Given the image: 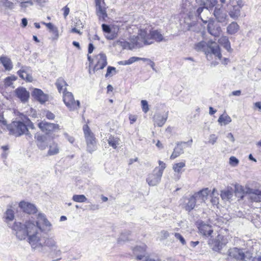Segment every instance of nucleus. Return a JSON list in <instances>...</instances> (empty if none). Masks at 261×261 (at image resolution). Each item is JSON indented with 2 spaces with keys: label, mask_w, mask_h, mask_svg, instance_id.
Wrapping results in <instances>:
<instances>
[{
  "label": "nucleus",
  "mask_w": 261,
  "mask_h": 261,
  "mask_svg": "<svg viewBox=\"0 0 261 261\" xmlns=\"http://www.w3.org/2000/svg\"><path fill=\"white\" fill-rule=\"evenodd\" d=\"M37 219L38 221L29 220L26 221L24 224L15 223L12 226V229L15 231L16 237L20 240H24L28 237V242L33 251L38 252L43 256L49 253L54 257H57L54 261L60 260L62 251L58 245L55 237H40V233L44 230L41 227L38 221L42 223L48 231L51 229V224L43 213H39L37 215Z\"/></svg>",
  "instance_id": "obj_1"
},
{
  "label": "nucleus",
  "mask_w": 261,
  "mask_h": 261,
  "mask_svg": "<svg viewBox=\"0 0 261 261\" xmlns=\"http://www.w3.org/2000/svg\"><path fill=\"white\" fill-rule=\"evenodd\" d=\"M251 242L247 243L249 248H238L234 247L231 248L228 251L229 257L233 258L237 260L241 261H261V257H253L254 253V246H250Z\"/></svg>",
  "instance_id": "obj_2"
},
{
  "label": "nucleus",
  "mask_w": 261,
  "mask_h": 261,
  "mask_svg": "<svg viewBox=\"0 0 261 261\" xmlns=\"http://www.w3.org/2000/svg\"><path fill=\"white\" fill-rule=\"evenodd\" d=\"M195 49L197 51H201L205 53L206 57L208 61L213 59V56L219 60H221L222 55L219 45L215 42L208 41L207 42L201 41L194 45Z\"/></svg>",
  "instance_id": "obj_3"
},
{
  "label": "nucleus",
  "mask_w": 261,
  "mask_h": 261,
  "mask_svg": "<svg viewBox=\"0 0 261 261\" xmlns=\"http://www.w3.org/2000/svg\"><path fill=\"white\" fill-rule=\"evenodd\" d=\"M139 35L140 40L142 42V47L144 45H148L152 44L154 40L158 42L165 41L161 33L158 30H151V28L148 27V28H141L139 30Z\"/></svg>",
  "instance_id": "obj_4"
},
{
  "label": "nucleus",
  "mask_w": 261,
  "mask_h": 261,
  "mask_svg": "<svg viewBox=\"0 0 261 261\" xmlns=\"http://www.w3.org/2000/svg\"><path fill=\"white\" fill-rule=\"evenodd\" d=\"M142 42L140 40V38L139 35V33L137 36H130L129 39V41H125L123 39L117 40L116 42V45H119L122 47L123 49H128L132 50L136 48L142 47Z\"/></svg>",
  "instance_id": "obj_5"
},
{
  "label": "nucleus",
  "mask_w": 261,
  "mask_h": 261,
  "mask_svg": "<svg viewBox=\"0 0 261 261\" xmlns=\"http://www.w3.org/2000/svg\"><path fill=\"white\" fill-rule=\"evenodd\" d=\"M83 130L87 144V150L92 153L97 149L96 138L87 125H84Z\"/></svg>",
  "instance_id": "obj_6"
},
{
  "label": "nucleus",
  "mask_w": 261,
  "mask_h": 261,
  "mask_svg": "<svg viewBox=\"0 0 261 261\" xmlns=\"http://www.w3.org/2000/svg\"><path fill=\"white\" fill-rule=\"evenodd\" d=\"M65 88L64 90L63 101L70 111H75L78 110L80 107V102L79 100H75L74 98L73 95L71 92L66 91Z\"/></svg>",
  "instance_id": "obj_7"
},
{
  "label": "nucleus",
  "mask_w": 261,
  "mask_h": 261,
  "mask_svg": "<svg viewBox=\"0 0 261 261\" xmlns=\"http://www.w3.org/2000/svg\"><path fill=\"white\" fill-rule=\"evenodd\" d=\"M9 134L16 137H19L24 134L27 130L26 125L19 121H13L7 125Z\"/></svg>",
  "instance_id": "obj_8"
},
{
  "label": "nucleus",
  "mask_w": 261,
  "mask_h": 261,
  "mask_svg": "<svg viewBox=\"0 0 261 261\" xmlns=\"http://www.w3.org/2000/svg\"><path fill=\"white\" fill-rule=\"evenodd\" d=\"M227 243L226 237L218 234L215 239L209 240L208 245L213 251L220 252Z\"/></svg>",
  "instance_id": "obj_9"
},
{
  "label": "nucleus",
  "mask_w": 261,
  "mask_h": 261,
  "mask_svg": "<svg viewBox=\"0 0 261 261\" xmlns=\"http://www.w3.org/2000/svg\"><path fill=\"white\" fill-rule=\"evenodd\" d=\"M216 0H201V4L197 8L196 12V16L200 18L203 23H206L207 20H204L201 16V13L205 10H211L216 4Z\"/></svg>",
  "instance_id": "obj_10"
},
{
  "label": "nucleus",
  "mask_w": 261,
  "mask_h": 261,
  "mask_svg": "<svg viewBox=\"0 0 261 261\" xmlns=\"http://www.w3.org/2000/svg\"><path fill=\"white\" fill-rule=\"evenodd\" d=\"M197 3L194 0H182L181 4L182 11L184 13L187 14L189 16L195 14L198 7L196 5Z\"/></svg>",
  "instance_id": "obj_11"
},
{
  "label": "nucleus",
  "mask_w": 261,
  "mask_h": 261,
  "mask_svg": "<svg viewBox=\"0 0 261 261\" xmlns=\"http://www.w3.org/2000/svg\"><path fill=\"white\" fill-rule=\"evenodd\" d=\"M192 142L193 140L190 139L187 142H178L176 143V145L173 149V151L170 156V159L173 160L184 153V148L186 147H191Z\"/></svg>",
  "instance_id": "obj_12"
},
{
  "label": "nucleus",
  "mask_w": 261,
  "mask_h": 261,
  "mask_svg": "<svg viewBox=\"0 0 261 261\" xmlns=\"http://www.w3.org/2000/svg\"><path fill=\"white\" fill-rule=\"evenodd\" d=\"M38 126L46 134H49L60 129V126L58 124L48 122L45 120L40 122L38 124Z\"/></svg>",
  "instance_id": "obj_13"
},
{
  "label": "nucleus",
  "mask_w": 261,
  "mask_h": 261,
  "mask_svg": "<svg viewBox=\"0 0 261 261\" xmlns=\"http://www.w3.org/2000/svg\"><path fill=\"white\" fill-rule=\"evenodd\" d=\"M96 4V11L99 19L104 20L107 17L106 8L103 0H95Z\"/></svg>",
  "instance_id": "obj_14"
},
{
  "label": "nucleus",
  "mask_w": 261,
  "mask_h": 261,
  "mask_svg": "<svg viewBox=\"0 0 261 261\" xmlns=\"http://www.w3.org/2000/svg\"><path fill=\"white\" fill-rule=\"evenodd\" d=\"M95 59L97 62L93 68V72H95V71L104 68L107 65V57L106 55L103 53H100L97 55L95 57Z\"/></svg>",
  "instance_id": "obj_15"
},
{
  "label": "nucleus",
  "mask_w": 261,
  "mask_h": 261,
  "mask_svg": "<svg viewBox=\"0 0 261 261\" xmlns=\"http://www.w3.org/2000/svg\"><path fill=\"white\" fill-rule=\"evenodd\" d=\"M162 176L161 173L153 170L151 173L148 174L146 182L150 186H155L160 183Z\"/></svg>",
  "instance_id": "obj_16"
},
{
  "label": "nucleus",
  "mask_w": 261,
  "mask_h": 261,
  "mask_svg": "<svg viewBox=\"0 0 261 261\" xmlns=\"http://www.w3.org/2000/svg\"><path fill=\"white\" fill-rule=\"evenodd\" d=\"M207 22H208L207 28L208 33L215 37L219 36L221 33L220 27L211 20H207Z\"/></svg>",
  "instance_id": "obj_17"
},
{
  "label": "nucleus",
  "mask_w": 261,
  "mask_h": 261,
  "mask_svg": "<svg viewBox=\"0 0 261 261\" xmlns=\"http://www.w3.org/2000/svg\"><path fill=\"white\" fill-rule=\"evenodd\" d=\"M17 74L22 79L27 82H32L33 77L31 75V70L29 67L22 66L21 68L17 71Z\"/></svg>",
  "instance_id": "obj_18"
},
{
  "label": "nucleus",
  "mask_w": 261,
  "mask_h": 261,
  "mask_svg": "<svg viewBox=\"0 0 261 261\" xmlns=\"http://www.w3.org/2000/svg\"><path fill=\"white\" fill-rule=\"evenodd\" d=\"M199 201L195 193L185 200V208L187 211L190 212L194 208L196 202Z\"/></svg>",
  "instance_id": "obj_19"
},
{
  "label": "nucleus",
  "mask_w": 261,
  "mask_h": 261,
  "mask_svg": "<svg viewBox=\"0 0 261 261\" xmlns=\"http://www.w3.org/2000/svg\"><path fill=\"white\" fill-rule=\"evenodd\" d=\"M19 206L24 212L29 214H35L37 212L36 206L34 204L29 202L21 201Z\"/></svg>",
  "instance_id": "obj_20"
},
{
  "label": "nucleus",
  "mask_w": 261,
  "mask_h": 261,
  "mask_svg": "<svg viewBox=\"0 0 261 261\" xmlns=\"http://www.w3.org/2000/svg\"><path fill=\"white\" fill-rule=\"evenodd\" d=\"M147 246L145 244L136 246L133 249V252L136 258L138 260H141L145 255Z\"/></svg>",
  "instance_id": "obj_21"
},
{
  "label": "nucleus",
  "mask_w": 261,
  "mask_h": 261,
  "mask_svg": "<svg viewBox=\"0 0 261 261\" xmlns=\"http://www.w3.org/2000/svg\"><path fill=\"white\" fill-rule=\"evenodd\" d=\"M168 117V112L164 114L158 113L154 116V124L159 127H162L166 122Z\"/></svg>",
  "instance_id": "obj_22"
},
{
  "label": "nucleus",
  "mask_w": 261,
  "mask_h": 261,
  "mask_svg": "<svg viewBox=\"0 0 261 261\" xmlns=\"http://www.w3.org/2000/svg\"><path fill=\"white\" fill-rule=\"evenodd\" d=\"M214 15L216 19L219 22H224L227 18V14L224 12L221 7L217 6L215 8L214 11Z\"/></svg>",
  "instance_id": "obj_23"
},
{
  "label": "nucleus",
  "mask_w": 261,
  "mask_h": 261,
  "mask_svg": "<svg viewBox=\"0 0 261 261\" xmlns=\"http://www.w3.org/2000/svg\"><path fill=\"white\" fill-rule=\"evenodd\" d=\"M246 193L250 195V199L255 202L260 201L261 199V190L248 188Z\"/></svg>",
  "instance_id": "obj_24"
},
{
  "label": "nucleus",
  "mask_w": 261,
  "mask_h": 261,
  "mask_svg": "<svg viewBox=\"0 0 261 261\" xmlns=\"http://www.w3.org/2000/svg\"><path fill=\"white\" fill-rule=\"evenodd\" d=\"M211 191L208 188H204L198 192L195 193L196 196L197 197L200 202H205L207 200L208 196L210 194Z\"/></svg>",
  "instance_id": "obj_25"
},
{
  "label": "nucleus",
  "mask_w": 261,
  "mask_h": 261,
  "mask_svg": "<svg viewBox=\"0 0 261 261\" xmlns=\"http://www.w3.org/2000/svg\"><path fill=\"white\" fill-rule=\"evenodd\" d=\"M33 96L41 103H44L48 100V96L39 89H35L32 93Z\"/></svg>",
  "instance_id": "obj_26"
},
{
  "label": "nucleus",
  "mask_w": 261,
  "mask_h": 261,
  "mask_svg": "<svg viewBox=\"0 0 261 261\" xmlns=\"http://www.w3.org/2000/svg\"><path fill=\"white\" fill-rule=\"evenodd\" d=\"M15 93L17 97L22 101H25L29 97V93L24 88H18L15 90Z\"/></svg>",
  "instance_id": "obj_27"
},
{
  "label": "nucleus",
  "mask_w": 261,
  "mask_h": 261,
  "mask_svg": "<svg viewBox=\"0 0 261 261\" xmlns=\"http://www.w3.org/2000/svg\"><path fill=\"white\" fill-rule=\"evenodd\" d=\"M0 62L3 64L5 69L7 71H10L13 68V63L10 58L6 56H2L0 57Z\"/></svg>",
  "instance_id": "obj_28"
},
{
  "label": "nucleus",
  "mask_w": 261,
  "mask_h": 261,
  "mask_svg": "<svg viewBox=\"0 0 261 261\" xmlns=\"http://www.w3.org/2000/svg\"><path fill=\"white\" fill-rule=\"evenodd\" d=\"M198 229L200 233L205 236H211L213 231L211 226L204 223H201Z\"/></svg>",
  "instance_id": "obj_29"
},
{
  "label": "nucleus",
  "mask_w": 261,
  "mask_h": 261,
  "mask_svg": "<svg viewBox=\"0 0 261 261\" xmlns=\"http://www.w3.org/2000/svg\"><path fill=\"white\" fill-rule=\"evenodd\" d=\"M4 218L5 219V221L8 223V225H9V227H10V226L9 225L10 224H9V222L10 221H12V220H13L14 218V211L11 210V209H8L6 213H5V216H4ZM15 223H19L18 222H15L13 224H14ZM14 225H13L12 226H11V228H12V226H13ZM14 232H15V234H16V233H15V231L13 229H12Z\"/></svg>",
  "instance_id": "obj_30"
},
{
  "label": "nucleus",
  "mask_w": 261,
  "mask_h": 261,
  "mask_svg": "<svg viewBox=\"0 0 261 261\" xmlns=\"http://www.w3.org/2000/svg\"><path fill=\"white\" fill-rule=\"evenodd\" d=\"M60 148L57 143L53 141L49 146L47 154L49 155H54L59 152Z\"/></svg>",
  "instance_id": "obj_31"
},
{
  "label": "nucleus",
  "mask_w": 261,
  "mask_h": 261,
  "mask_svg": "<svg viewBox=\"0 0 261 261\" xmlns=\"http://www.w3.org/2000/svg\"><path fill=\"white\" fill-rule=\"evenodd\" d=\"M241 6L240 5L234 6L229 13L231 18L236 19L240 16Z\"/></svg>",
  "instance_id": "obj_32"
},
{
  "label": "nucleus",
  "mask_w": 261,
  "mask_h": 261,
  "mask_svg": "<svg viewBox=\"0 0 261 261\" xmlns=\"http://www.w3.org/2000/svg\"><path fill=\"white\" fill-rule=\"evenodd\" d=\"M120 139L112 135H110L108 139V142L110 146H112L114 149H116L117 146L120 144Z\"/></svg>",
  "instance_id": "obj_33"
},
{
  "label": "nucleus",
  "mask_w": 261,
  "mask_h": 261,
  "mask_svg": "<svg viewBox=\"0 0 261 261\" xmlns=\"http://www.w3.org/2000/svg\"><path fill=\"white\" fill-rule=\"evenodd\" d=\"M56 85L58 88V90L60 93L62 92L63 94L64 93V90L65 88H66V87L68 86L67 83L63 78L58 79L56 82Z\"/></svg>",
  "instance_id": "obj_34"
},
{
  "label": "nucleus",
  "mask_w": 261,
  "mask_h": 261,
  "mask_svg": "<svg viewBox=\"0 0 261 261\" xmlns=\"http://www.w3.org/2000/svg\"><path fill=\"white\" fill-rule=\"evenodd\" d=\"M239 25L236 22H232L227 28V32L229 34H234L239 30Z\"/></svg>",
  "instance_id": "obj_35"
},
{
  "label": "nucleus",
  "mask_w": 261,
  "mask_h": 261,
  "mask_svg": "<svg viewBox=\"0 0 261 261\" xmlns=\"http://www.w3.org/2000/svg\"><path fill=\"white\" fill-rule=\"evenodd\" d=\"M218 121L221 125H225L231 122V118L227 114H223L220 116Z\"/></svg>",
  "instance_id": "obj_36"
},
{
  "label": "nucleus",
  "mask_w": 261,
  "mask_h": 261,
  "mask_svg": "<svg viewBox=\"0 0 261 261\" xmlns=\"http://www.w3.org/2000/svg\"><path fill=\"white\" fill-rule=\"evenodd\" d=\"M186 166L185 162H179L174 164L173 165V170L174 171L177 173H181V169Z\"/></svg>",
  "instance_id": "obj_37"
},
{
  "label": "nucleus",
  "mask_w": 261,
  "mask_h": 261,
  "mask_svg": "<svg viewBox=\"0 0 261 261\" xmlns=\"http://www.w3.org/2000/svg\"><path fill=\"white\" fill-rule=\"evenodd\" d=\"M219 193L218 191L216 190L215 188H214L213 190V191L211 193V197L212 198L211 199V202L212 203L215 205L217 203H218V200H219Z\"/></svg>",
  "instance_id": "obj_38"
},
{
  "label": "nucleus",
  "mask_w": 261,
  "mask_h": 261,
  "mask_svg": "<svg viewBox=\"0 0 261 261\" xmlns=\"http://www.w3.org/2000/svg\"><path fill=\"white\" fill-rule=\"evenodd\" d=\"M218 42L220 44H223L225 48L228 50L230 48V44L228 37L226 36H222L219 40Z\"/></svg>",
  "instance_id": "obj_39"
},
{
  "label": "nucleus",
  "mask_w": 261,
  "mask_h": 261,
  "mask_svg": "<svg viewBox=\"0 0 261 261\" xmlns=\"http://www.w3.org/2000/svg\"><path fill=\"white\" fill-rule=\"evenodd\" d=\"M220 196L223 200H228L231 198L232 196V193L231 191L228 190H223L221 192Z\"/></svg>",
  "instance_id": "obj_40"
},
{
  "label": "nucleus",
  "mask_w": 261,
  "mask_h": 261,
  "mask_svg": "<svg viewBox=\"0 0 261 261\" xmlns=\"http://www.w3.org/2000/svg\"><path fill=\"white\" fill-rule=\"evenodd\" d=\"M72 199L76 202H85L87 200L84 195H74Z\"/></svg>",
  "instance_id": "obj_41"
},
{
  "label": "nucleus",
  "mask_w": 261,
  "mask_h": 261,
  "mask_svg": "<svg viewBox=\"0 0 261 261\" xmlns=\"http://www.w3.org/2000/svg\"><path fill=\"white\" fill-rule=\"evenodd\" d=\"M159 164L160 166L155 168L154 170L163 175V171L166 168V164L161 161H159Z\"/></svg>",
  "instance_id": "obj_42"
},
{
  "label": "nucleus",
  "mask_w": 261,
  "mask_h": 261,
  "mask_svg": "<svg viewBox=\"0 0 261 261\" xmlns=\"http://www.w3.org/2000/svg\"><path fill=\"white\" fill-rule=\"evenodd\" d=\"M239 163V160L235 156H231L229 159V164L232 167H236Z\"/></svg>",
  "instance_id": "obj_43"
},
{
  "label": "nucleus",
  "mask_w": 261,
  "mask_h": 261,
  "mask_svg": "<svg viewBox=\"0 0 261 261\" xmlns=\"http://www.w3.org/2000/svg\"><path fill=\"white\" fill-rule=\"evenodd\" d=\"M35 139L36 140V143L43 142L46 141V137L41 134H36L35 135Z\"/></svg>",
  "instance_id": "obj_44"
},
{
  "label": "nucleus",
  "mask_w": 261,
  "mask_h": 261,
  "mask_svg": "<svg viewBox=\"0 0 261 261\" xmlns=\"http://www.w3.org/2000/svg\"><path fill=\"white\" fill-rule=\"evenodd\" d=\"M116 68L112 66H108L107 68V73L105 75L106 77L111 76V74L113 75L116 74Z\"/></svg>",
  "instance_id": "obj_45"
},
{
  "label": "nucleus",
  "mask_w": 261,
  "mask_h": 261,
  "mask_svg": "<svg viewBox=\"0 0 261 261\" xmlns=\"http://www.w3.org/2000/svg\"><path fill=\"white\" fill-rule=\"evenodd\" d=\"M142 111L146 113L149 111L148 102L145 100H142L141 101Z\"/></svg>",
  "instance_id": "obj_46"
},
{
  "label": "nucleus",
  "mask_w": 261,
  "mask_h": 261,
  "mask_svg": "<svg viewBox=\"0 0 261 261\" xmlns=\"http://www.w3.org/2000/svg\"><path fill=\"white\" fill-rule=\"evenodd\" d=\"M15 76H9L6 78L5 80V85L6 86H10L12 84V82L15 81Z\"/></svg>",
  "instance_id": "obj_47"
},
{
  "label": "nucleus",
  "mask_w": 261,
  "mask_h": 261,
  "mask_svg": "<svg viewBox=\"0 0 261 261\" xmlns=\"http://www.w3.org/2000/svg\"><path fill=\"white\" fill-rule=\"evenodd\" d=\"M218 139V137L215 134H212L209 137V139L207 143L214 145Z\"/></svg>",
  "instance_id": "obj_48"
},
{
  "label": "nucleus",
  "mask_w": 261,
  "mask_h": 261,
  "mask_svg": "<svg viewBox=\"0 0 261 261\" xmlns=\"http://www.w3.org/2000/svg\"><path fill=\"white\" fill-rule=\"evenodd\" d=\"M105 37L108 40H113L117 37V33L111 31L110 33L105 34Z\"/></svg>",
  "instance_id": "obj_49"
},
{
  "label": "nucleus",
  "mask_w": 261,
  "mask_h": 261,
  "mask_svg": "<svg viewBox=\"0 0 261 261\" xmlns=\"http://www.w3.org/2000/svg\"><path fill=\"white\" fill-rule=\"evenodd\" d=\"M169 236V233L166 230H162L160 232V240H163L167 239Z\"/></svg>",
  "instance_id": "obj_50"
},
{
  "label": "nucleus",
  "mask_w": 261,
  "mask_h": 261,
  "mask_svg": "<svg viewBox=\"0 0 261 261\" xmlns=\"http://www.w3.org/2000/svg\"><path fill=\"white\" fill-rule=\"evenodd\" d=\"M174 236L176 239L179 240L182 245H185L186 242L184 237L179 233H175Z\"/></svg>",
  "instance_id": "obj_51"
},
{
  "label": "nucleus",
  "mask_w": 261,
  "mask_h": 261,
  "mask_svg": "<svg viewBox=\"0 0 261 261\" xmlns=\"http://www.w3.org/2000/svg\"><path fill=\"white\" fill-rule=\"evenodd\" d=\"M33 5V3L31 1H27L24 2H21L20 4V6L22 9H25L26 8L29 7V6H32Z\"/></svg>",
  "instance_id": "obj_52"
},
{
  "label": "nucleus",
  "mask_w": 261,
  "mask_h": 261,
  "mask_svg": "<svg viewBox=\"0 0 261 261\" xmlns=\"http://www.w3.org/2000/svg\"><path fill=\"white\" fill-rule=\"evenodd\" d=\"M37 147L40 149V150H44L46 147H47V144L45 141H44L43 142H38L36 143Z\"/></svg>",
  "instance_id": "obj_53"
},
{
  "label": "nucleus",
  "mask_w": 261,
  "mask_h": 261,
  "mask_svg": "<svg viewBox=\"0 0 261 261\" xmlns=\"http://www.w3.org/2000/svg\"><path fill=\"white\" fill-rule=\"evenodd\" d=\"M5 7L12 9L14 7V4L12 2L6 1L3 4Z\"/></svg>",
  "instance_id": "obj_54"
},
{
  "label": "nucleus",
  "mask_w": 261,
  "mask_h": 261,
  "mask_svg": "<svg viewBox=\"0 0 261 261\" xmlns=\"http://www.w3.org/2000/svg\"><path fill=\"white\" fill-rule=\"evenodd\" d=\"M102 29L103 31L105 33V34L107 33H110V31H112L110 26L106 24H102Z\"/></svg>",
  "instance_id": "obj_55"
},
{
  "label": "nucleus",
  "mask_w": 261,
  "mask_h": 261,
  "mask_svg": "<svg viewBox=\"0 0 261 261\" xmlns=\"http://www.w3.org/2000/svg\"><path fill=\"white\" fill-rule=\"evenodd\" d=\"M50 32L54 35L53 39H57L58 38V30L57 27L54 28Z\"/></svg>",
  "instance_id": "obj_56"
},
{
  "label": "nucleus",
  "mask_w": 261,
  "mask_h": 261,
  "mask_svg": "<svg viewBox=\"0 0 261 261\" xmlns=\"http://www.w3.org/2000/svg\"><path fill=\"white\" fill-rule=\"evenodd\" d=\"M45 116L49 120H53L55 117V115L48 111L45 112Z\"/></svg>",
  "instance_id": "obj_57"
},
{
  "label": "nucleus",
  "mask_w": 261,
  "mask_h": 261,
  "mask_svg": "<svg viewBox=\"0 0 261 261\" xmlns=\"http://www.w3.org/2000/svg\"><path fill=\"white\" fill-rule=\"evenodd\" d=\"M139 61V57H132L130 58L127 60V62H128V65H130V64H132V63H133L136 61Z\"/></svg>",
  "instance_id": "obj_58"
},
{
  "label": "nucleus",
  "mask_w": 261,
  "mask_h": 261,
  "mask_svg": "<svg viewBox=\"0 0 261 261\" xmlns=\"http://www.w3.org/2000/svg\"><path fill=\"white\" fill-rule=\"evenodd\" d=\"M64 136L70 143H73L74 142V138L71 136H70L67 133H65L64 134Z\"/></svg>",
  "instance_id": "obj_59"
},
{
  "label": "nucleus",
  "mask_w": 261,
  "mask_h": 261,
  "mask_svg": "<svg viewBox=\"0 0 261 261\" xmlns=\"http://www.w3.org/2000/svg\"><path fill=\"white\" fill-rule=\"evenodd\" d=\"M62 10L64 11V14H63L64 17L65 18H66V17L67 16V15L69 13V11H70L69 8L67 6H65L62 9Z\"/></svg>",
  "instance_id": "obj_60"
},
{
  "label": "nucleus",
  "mask_w": 261,
  "mask_h": 261,
  "mask_svg": "<svg viewBox=\"0 0 261 261\" xmlns=\"http://www.w3.org/2000/svg\"><path fill=\"white\" fill-rule=\"evenodd\" d=\"M42 23L44 25H45L47 28L49 30V31L50 32L54 28H55L56 27H55L50 22H49V23H45L44 22H42Z\"/></svg>",
  "instance_id": "obj_61"
},
{
  "label": "nucleus",
  "mask_w": 261,
  "mask_h": 261,
  "mask_svg": "<svg viewBox=\"0 0 261 261\" xmlns=\"http://www.w3.org/2000/svg\"><path fill=\"white\" fill-rule=\"evenodd\" d=\"M137 119V116L134 115H129V119L130 120V123L131 124L134 123L136 121Z\"/></svg>",
  "instance_id": "obj_62"
},
{
  "label": "nucleus",
  "mask_w": 261,
  "mask_h": 261,
  "mask_svg": "<svg viewBox=\"0 0 261 261\" xmlns=\"http://www.w3.org/2000/svg\"><path fill=\"white\" fill-rule=\"evenodd\" d=\"M27 126V127H29V128H30L31 129H34L35 128V126L34 125V124L30 121V120H28V121L26 122V124H25Z\"/></svg>",
  "instance_id": "obj_63"
},
{
  "label": "nucleus",
  "mask_w": 261,
  "mask_h": 261,
  "mask_svg": "<svg viewBox=\"0 0 261 261\" xmlns=\"http://www.w3.org/2000/svg\"><path fill=\"white\" fill-rule=\"evenodd\" d=\"M143 261H160V260L158 258H154L148 256L146 257L145 259Z\"/></svg>",
  "instance_id": "obj_64"
}]
</instances>
